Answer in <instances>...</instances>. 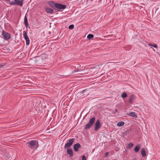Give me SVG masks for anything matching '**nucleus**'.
I'll return each instance as SVG.
<instances>
[{"label": "nucleus", "instance_id": "4be33fe9", "mask_svg": "<svg viewBox=\"0 0 160 160\" xmlns=\"http://www.w3.org/2000/svg\"><path fill=\"white\" fill-rule=\"evenodd\" d=\"M94 37V36L92 34H89L87 36V38L88 39H91L92 38Z\"/></svg>", "mask_w": 160, "mask_h": 160}, {"label": "nucleus", "instance_id": "ddd939ff", "mask_svg": "<svg viewBox=\"0 0 160 160\" xmlns=\"http://www.w3.org/2000/svg\"><path fill=\"white\" fill-rule=\"evenodd\" d=\"M23 0H16V2L18 5L22 7L23 4Z\"/></svg>", "mask_w": 160, "mask_h": 160}, {"label": "nucleus", "instance_id": "39448f33", "mask_svg": "<svg viewBox=\"0 0 160 160\" xmlns=\"http://www.w3.org/2000/svg\"><path fill=\"white\" fill-rule=\"evenodd\" d=\"M23 37L26 41V45H28L30 43V40L28 36L27 32L25 31H23Z\"/></svg>", "mask_w": 160, "mask_h": 160}, {"label": "nucleus", "instance_id": "b1692460", "mask_svg": "<svg viewBox=\"0 0 160 160\" xmlns=\"http://www.w3.org/2000/svg\"><path fill=\"white\" fill-rule=\"evenodd\" d=\"M82 70H83L82 69H79L77 68L76 70L73 71L72 73H74V72H77L78 71H82Z\"/></svg>", "mask_w": 160, "mask_h": 160}, {"label": "nucleus", "instance_id": "393cba45", "mask_svg": "<svg viewBox=\"0 0 160 160\" xmlns=\"http://www.w3.org/2000/svg\"><path fill=\"white\" fill-rule=\"evenodd\" d=\"M74 25L73 24H72V25H70L69 26L68 28L69 29H72L74 28Z\"/></svg>", "mask_w": 160, "mask_h": 160}, {"label": "nucleus", "instance_id": "6ab92c4d", "mask_svg": "<svg viewBox=\"0 0 160 160\" xmlns=\"http://www.w3.org/2000/svg\"><path fill=\"white\" fill-rule=\"evenodd\" d=\"M141 153L143 157H145L146 155L147 152L146 151H141Z\"/></svg>", "mask_w": 160, "mask_h": 160}, {"label": "nucleus", "instance_id": "412c9836", "mask_svg": "<svg viewBox=\"0 0 160 160\" xmlns=\"http://www.w3.org/2000/svg\"><path fill=\"white\" fill-rule=\"evenodd\" d=\"M67 153L69 154L70 157H72L73 156L72 151H67Z\"/></svg>", "mask_w": 160, "mask_h": 160}, {"label": "nucleus", "instance_id": "20e7f679", "mask_svg": "<svg viewBox=\"0 0 160 160\" xmlns=\"http://www.w3.org/2000/svg\"><path fill=\"white\" fill-rule=\"evenodd\" d=\"M66 8V5L61 3H57L55 10L59 11V9H64Z\"/></svg>", "mask_w": 160, "mask_h": 160}, {"label": "nucleus", "instance_id": "a211bd4d", "mask_svg": "<svg viewBox=\"0 0 160 160\" xmlns=\"http://www.w3.org/2000/svg\"><path fill=\"white\" fill-rule=\"evenodd\" d=\"M141 145L140 144L137 145L135 148L134 150H139L141 148Z\"/></svg>", "mask_w": 160, "mask_h": 160}, {"label": "nucleus", "instance_id": "f8f14e48", "mask_svg": "<svg viewBox=\"0 0 160 160\" xmlns=\"http://www.w3.org/2000/svg\"><path fill=\"white\" fill-rule=\"evenodd\" d=\"M24 23L25 26V27L26 28H28V27L29 28H30V27L29 26V25L28 23L27 18L26 16H25L24 18Z\"/></svg>", "mask_w": 160, "mask_h": 160}, {"label": "nucleus", "instance_id": "4468645a", "mask_svg": "<svg viewBox=\"0 0 160 160\" xmlns=\"http://www.w3.org/2000/svg\"><path fill=\"white\" fill-rule=\"evenodd\" d=\"M129 115L135 118L137 117V114L135 112H132L129 113Z\"/></svg>", "mask_w": 160, "mask_h": 160}, {"label": "nucleus", "instance_id": "0eeeda50", "mask_svg": "<svg viewBox=\"0 0 160 160\" xmlns=\"http://www.w3.org/2000/svg\"><path fill=\"white\" fill-rule=\"evenodd\" d=\"M101 126L99 120H98L96 122L95 124L94 130L97 131Z\"/></svg>", "mask_w": 160, "mask_h": 160}, {"label": "nucleus", "instance_id": "dca6fc26", "mask_svg": "<svg viewBox=\"0 0 160 160\" xmlns=\"http://www.w3.org/2000/svg\"><path fill=\"white\" fill-rule=\"evenodd\" d=\"M133 144L132 143H130L128 145L127 148L128 149H130L133 146Z\"/></svg>", "mask_w": 160, "mask_h": 160}, {"label": "nucleus", "instance_id": "473e14b6", "mask_svg": "<svg viewBox=\"0 0 160 160\" xmlns=\"http://www.w3.org/2000/svg\"><path fill=\"white\" fill-rule=\"evenodd\" d=\"M14 0L15 1H16V0Z\"/></svg>", "mask_w": 160, "mask_h": 160}, {"label": "nucleus", "instance_id": "6e6552de", "mask_svg": "<svg viewBox=\"0 0 160 160\" xmlns=\"http://www.w3.org/2000/svg\"><path fill=\"white\" fill-rule=\"evenodd\" d=\"M135 98V97L134 95L132 94L130 95L128 99L129 103L131 104L132 103Z\"/></svg>", "mask_w": 160, "mask_h": 160}, {"label": "nucleus", "instance_id": "f257e3e1", "mask_svg": "<svg viewBox=\"0 0 160 160\" xmlns=\"http://www.w3.org/2000/svg\"><path fill=\"white\" fill-rule=\"evenodd\" d=\"M27 144L31 149L34 150H36L39 147L38 141L36 140H32L28 141Z\"/></svg>", "mask_w": 160, "mask_h": 160}, {"label": "nucleus", "instance_id": "c85d7f7f", "mask_svg": "<svg viewBox=\"0 0 160 160\" xmlns=\"http://www.w3.org/2000/svg\"><path fill=\"white\" fill-rule=\"evenodd\" d=\"M118 111H117V109H116L115 110V111L114 112H113L114 113V114H115Z\"/></svg>", "mask_w": 160, "mask_h": 160}, {"label": "nucleus", "instance_id": "c756f323", "mask_svg": "<svg viewBox=\"0 0 160 160\" xmlns=\"http://www.w3.org/2000/svg\"><path fill=\"white\" fill-rule=\"evenodd\" d=\"M86 90H86H82V91L81 92V93H84V92H85Z\"/></svg>", "mask_w": 160, "mask_h": 160}, {"label": "nucleus", "instance_id": "bb28decb", "mask_svg": "<svg viewBox=\"0 0 160 160\" xmlns=\"http://www.w3.org/2000/svg\"><path fill=\"white\" fill-rule=\"evenodd\" d=\"M82 160H86V158L85 156L83 155L82 156Z\"/></svg>", "mask_w": 160, "mask_h": 160}, {"label": "nucleus", "instance_id": "f3484780", "mask_svg": "<svg viewBox=\"0 0 160 160\" xmlns=\"http://www.w3.org/2000/svg\"><path fill=\"white\" fill-rule=\"evenodd\" d=\"M121 96L122 98H125L127 97V95L126 92H123L122 93Z\"/></svg>", "mask_w": 160, "mask_h": 160}, {"label": "nucleus", "instance_id": "7c9ffc66", "mask_svg": "<svg viewBox=\"0 0 160 160\" xmlns=\"http://www.w3.org/2000/svg\"><path fill=\"white\" fill-rule=\"evenodd\" d=\"M141 150H145V149L144 148H143Z\"/></svg>", "mask_w": 160, "mask_h": 160}, {"label": "nucleus", "instance_id": "2eb2a0df", "mask_svg": "<svg viewBox=\"0 0 160 160\" xmlns=\"http://www.w3.org/2000/svg\"><path fill=\"white\" fill-rule=\"evenodd\" d=\"M124 122L123 121L119 122L117 124V125L118 127H121L124 125Z\"/></svg>", "mask_w": 160, "mask_h": 160}, {"label": "nucleus", "instance_id": "2f4dec72", "mask_svg": "<svg viewBox=\"0 0 160 160\" xmlns=\"http://www.w3.org/2000/svg\"><path fill=\"white\" fill-rule=\"evenodd\" d=\"M138 151H135L136 152H137Z\"/></svg>", "mask_w": 160, "mask_h": 160}, {"label": "nucleus", "instance_id": "423d86ee", "mask_svg": "<svg viewBox=\"0 0 160 160\" xmlns=\"http://www.w3.org/2000/svg\"><path fill=\"white\" fill-rule=\"evenodd\" d=\"M2 35L5 40H8L11 38L10 34L4 31H3Z\"/></svg>", "mask_w": 160, "mask_h": 160}, {"label": "nucleus", "instance_id": "aec40b11", "mask_svg": "<svg viewBox=\"0 0 160 160\" xmlns=\"http://www.w3.org/2000/svg\"><path fill=\"white\" fill-rule=\"evenodd\" d=\"M148 45L150 46H152V47H154L155 48H158V46L157 44H152V43H149L148 44Z\"/></svg>", "mask_w": 160, "mask_h": 160}, {"label": "nucleus", "instance_id": "7ed1b4c3", "mask_svg": "<svg viewBox=\"0 0 160 160\" xmlns=\"http://www.w3.org/2000/svg\"><path fill=\"white\" fill-rule=\"evenodd\" d=\"M95 117H93L91 118L89 121L88 124H87L85 127V129H89L92 125L95 122Z\"/></svg>", "mask_w": 160, "mask_h": 160}, {"label": "nucleus", "instance_id": "9d476101", "mask_svg": "<svg viewBox=\"0 0 160 160\" xmlns=\"http://www.w3.org/2000/svg\"><path fill=\"white\" fill-rule=\"evenodd\" d=\"M81 147V145L80 143H78L73 145L74 150H78V149Z\"/></svg>", "mask_w": 160, "mask_h": 160}, {"label": "nucleus", "instance_id": "1a4fd4ad", "mask_svg": "<svg viewBox=\"0 0 160 160\" xmlns=\"http://www.w3.org/2000/svg\"><path fill=\"white\" fill-rule=\"evenodd\" d=\"M48 3L50 6L55 10L57 3L49 1L48 2Z\"/></svg>", "mask_w": 160, "mask_h": 160}, {"label": "nucleus", "instance_id": "f03ea898", "mask_svg": "<svg viewBox=\"0 0 160 160\" xmlns=\"http://www.w3.org/2000/svg\"><path fill=\"white\" fill-rule=\"evenodd\" d=\"M75 139L74 138H72V139H69L67 143H66L64 146V148L66 149L68 148L67 150H72V149L69 148L70 147L72 144Z\"/></svg>", "mask_w": 160, "mask_h": 160}, {"label": "nucleus", "instance_id": "9b49d317", "mask_svg": "<svg viewBox=\"0 0 160 160\" xmlns=\"http://www.w3.org/2000/svg\"><path fill=\"white\" fill-rule=\"evenodd\" d=\"M46 11L48 13H52L53 12V10L49 8H45Z\"/></svg>", "mask_w": 160, "mask_h": 160}, {"label": "nucleus", "instance_id": "5701e85b", "mask_svg": "<svg viewBox=\"0 0 160 160\" xmlns=\"http://www.w3.org/2000/svg\"><path fill=\"white\" fill-rule=\"evenodd\" d=\"M10 2V5H16V4H17V3L15 1H12V2Z\"/></svg>", "mask_w": 160, "mask_h": 160}, {"label": "nucleus", "instance_id": "a878e982", "mask_svg": "<svg viewBox=\"0 0 160 160\" xmlns=\"http://www.w3.org/2000/svg\"><path fill=\"white\" fill-rule=\"evenodd\" d=\"M129 131L128 130H127L125 131L124 133L125 134L127 135V134H128L129 133Z\"/></svg>", "mask_w": 160, "mask_h": 160}, {"label": "nucleus", "instance_id": "cd10ccee", "mask_svg": "<svg viewBox=\"0 0 160 160\" xmlns=\"http://www.w3.org/2000/svg\"><path fill=\"white\" fill-rule=\"evenodd\" d=\"M109 152H106L105 154V156L106 157H107L108 155Z\"/></svg>", "mask_w": 160, "mask_h": 160}]
</instances>
